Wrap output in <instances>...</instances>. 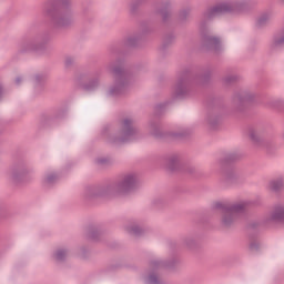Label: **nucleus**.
I'll list each match as a JSON object with an SVG mask.
<instances>
[{
    "label": "nucleus",
    "instance_id": "f257e3e1",
    "mask_svg": "<svg viewBox=\"0 0 284 284\" xmlns=\"http://www.w3.org/2000/svg\"><path fill=\"white\" fill-rule=\"evenodd\" d=\"M235 217H236V209H229L224 212L223 223L225 225H230V223H232V221H234Z\"/></svg>",
    "mask_w": 284,
    "mask_h": 284
},
{
    "label": "nucleus",
    "instance_id": "f03ea898",
    "mask_svg": "<svg viewBox=\"0 0 284 284\" xmlns=\"http://www.w3.org/2000/svg\"><path fill=\"white\" fill-rule=\"evenodd\" d=\"M134 184V178L130 176V178H126L122 184V187L124 190H130V186Z\"/></svg>",
    "mask_w": 284,
    "mask_h": 284
},
{
    "label": "nucleus",
    "instance_id": "7ed1b4c3",
    "mask_svg": "<svg viewBox=\"0 0 284 284\" xmlns=\"http://www.w3.org/2000/svg\"><path fill=\"white\" fill-rule=\"evenodd\" d=\"M57 23L58 26H68V23H70V19L60 17L57 19Z\"/></svg>",
    "mask_w": 284,
    "mask_h": 284
},
{
    "label": "nucleus",
    "instance_id": "20e7f679",
    "mask_svg": "<svg viewBox=\"0 0 284 284\" xmlns=\"http://www.w3.org/2000/svg\"><path fill=\"white\" fill-rule=\"evenodd\" d=\"M280 186H281V181H272L270 183V190H278Z\"/></svg>",
    "mask_w": 284,
    "mask_h": 284
},
{
    "label": "nucleus",
    "instance_id": "39448f33",
    "mask_svg": "<svg viewBox=\"0 0 284 284\" xmlns=\"http://www.w3.org/2000/svg\"><path fill=\"white\" fill-rule=\"evenodd\" d=\"M65 253L63 252V251H59L57 254H55V258L58 260V261H61V258H63V255H64Z\"/></svg>",
    "mask_w": 284,
    "mask_h": 284
},
{
    "label": "nucleus",
    "instance_id": "423d86ee",
    "mask_svg": "<svg viewBox=\"0 0 284 284\" xmlns=\"http://www.w3.org/2000/svg\"><path fill=\"white\" fill-rule=\"evenodd\" d=\"M275 43H284V39H277L275 40Z\"/></svg>",
    "mask_w": 284,
    "mask_h": 284
},
{
    "label": "nucleus",
    "instance_id": "0eeeda50",
    "mask_svg": "<svg viewBox=\"0 0 284 284\" xmlns=\"http://www.w3.org/2000/svg\"><path fill=\"white\" fill-rule=\"evenodd\" d=\"M251 139H253V140L255 139V138H254V133H251Z\"/></svg>",
    "mask_w": 284,
    "mask_h": 284
},
{
    "label": "nucleus",
    "instance_id": "6e6552de",
    "mask_svg": "<svg viewBox=\"0 0 284 284\" xmlns=\"http://www.w3.org/2000/svg\"><path fill=\"white\" fill-rule=\"evenodd\" d=\"M150 281H151V283H154V277H151Z\"/></svg>",
    "mask_w": 284,
    "mask_h": 284
},
{
    "label": "nucleus",
    "instance_id": "1a4fd4ad",
    "mask_svg": "<svg viewBox=\"0 0 284 284\" xmlns=\"http://www.w3.org/2000/svg\"><path fill=\"white\" fill-rule=\"evenodd\" d=\"M277 219H283V215H278V217Z\"/></svg>",
    "mask_w": 284,
    "mask_h": 284
},
{
    "label": "nucleus",
    "instance_id": "9d476101",
    "mask_svg": "<svg viewBox=\"0 0 284 284\" xmlns=\"http://www.w3.org/2000/svg\"><path fill=\"white\" fill-rule=\"evenodd\" d=\"M215 12H219V9H215Z\"/></svg>",
    "mask_w": 284,
    "mask_h": 284
}]
</instances>
